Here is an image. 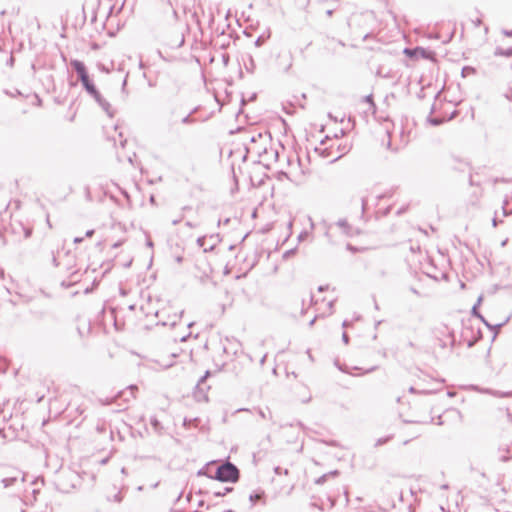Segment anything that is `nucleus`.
Here are the masks:
<instances>
[{
	"label": "nucleus",
	"instance_id": "obj_4",
	"mask_svg": "<svg viewBox=\"0 0 512 512\" xmlns=\"http://www.w3.org/2000/svg\"><path fill=\"white\" fill-rule=\"evenodd\" d=\"M405 54L410 57H423V58H431V53L427 52L426 50L422 48H416L414 50H405Z\"/></svg>",
	"mask_w": 512,
	"mask_h": 512
},
{
	"label": "nucleus",
	"instance_id": "obj_6",
	"mask_svg": "<svg viewBox=\"0 0 512 512\" xmlns=\"http://www.w3.org/2000/svg\"><path fill=\"white\" fill-rule=\"evenodd\" d=\"M128 389L130 390L131 396L136 398L138 388L136 386H130Z\"/></svg>",
	"mask_w": 512,
	"mask_h": 512
},
{
	"label": "nucleus",
	"instance_id": "obj_2",
	"mask_svg": "<svg viewBox=\"0 0 512 512\" xmlns=\"http://www.w3.org/2000/svg\"><path fill=\"white\" fill-rule=\"evenodd\" d=\"M239 470L231 463L221 465L216 472V479L222 482H236Z\"/></svg>",
	"mask_w": 512,
	"mask_h": 512
},
{
	"label": "nucleus",
	"instance_id": "obj_3",
	"mask_svg": "<svg viewBox=\"0 0 512 512\" xmlns=\"http://www.w3.org/2000/svg\"><path fill=\"white\" fill-rule=\"evenodd\" d=\"M80 80L89 94H91L94 97L99 96V93H98L95 85L91 82L88 75L85 76V78H81Z\"/></svg>",
	"mask_w": 512,
	"mask_h": 512
},
{
	"label": "nucleus",
	"instance_id": "obj_7",
	"mask_svg": "<svg viewBox=\"0 0 512 512\" xmlns=\"http://www.w3.org/2000/svg\"><path fill=\"white\" fill-rule=\"evenodd\" d=\"M366 101L371 104L372 106H374V102H373V96L372 95H369L366 97Z\"/></svg>",
	"mask_w": 512,
	"mask_h": 512
},
{
	"label": "nucleus",
	"instance_id": "obj_1",
	"mask_svg": "<svg viewBox=\"0 0 512 512\" xmlns=\"http://www.w3.org/2000/svg\"><path fill=\"white\" fill-rule=\"evenodd\" d=\"M337 124L336 120L329 118L328 121L322 126L321 132L325 133L326 141H321V144L324 145L326 143H330L327 149H329L328 156L332 157L333 160H336L341 157L343 151H340V137L344 135L343 130L336 131L333 127ZM323 150H326L324 148Z\"/></svg>",
	"mask_w": 512,
	"mask_h": 512
},
{
	"label": "nucleus",
	"instance_id": "obj_5",
	"mask_svg": "<svg viewBox=\"0 0 512 512\" xmlns=\"http://www.w3.org/2000/svg\"><path fill=\"white\" fill-rule=\"evenodd\" d=\"M71 65L73 66V68L77 72V74H78L80 79L81 78H85V76L88 75L86 67H85V65L82 62H80L78 60H73V61H71Z\"/></svg>",
	"mask_w": 512,
	"mask_h": 512
}]
</instances>
